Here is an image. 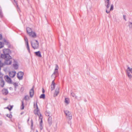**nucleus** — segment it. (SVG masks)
Instances as JSON below:
<instances>
[{
  "label": "nucleus",
  "mask_w": 132,
  "mask_h": 132,
  "mask_svg": "<svg viewBox=\"0 0 132 132\" xmlns=\"http://www.w3.org/2000/svg\"><path fill=\"white\" fill-rule=\"evenodd\" d=\"M34 108H36V109H35L34 111V113L36 114H37L39 117V121L40 125V129L41 130V114L39 112L37 104H36V105H35V104H34Z\"/></svg>",
  "instance_id": "f257e3e1"
},
{
  "label": "nucleus",
  "mask_w": 132,
  "mask_h": 132,
  "mask_svg": "<svg viewBox=\"0 0 132 132\" xmlns=\"http://www.w3.org/2000/svg\"><path fill=\"white\" fill-rule=\"evenodd\" d=\"M4 54H2L1 55V57H6L9 56L11 58L10 54L11 53V51L9 49H5L3 50Z\"/></svg>",
  "instance_id": "f03ea898"
},
{
  "label": "nucleus",
  "mask_w": 132,
  "mask_h": 132,
  "mask_svg": "<svg viewBox=\"0 0 132 132\" xmlns=\"http://www.w3.org/2000/svg\"><path fill=\"white\" fill-rule=\"evenodd\" d=\"M31 45L34 49H37L38 48V43L37 40H33L31 41Z\"/></svg>",
  "instance_id": "7ed1b4c3"
},
{
  "label": "nucleus",
  "mask_w": 132,
  "mask_h": 132,
  "mask_svg": "<svg viewBox=\"0 0 132 132\" xmlns=\"http://www.w3.org/2000/svg\"><path fill=\"white\" fill-rule=\"evenodd\" d=\"M126 72L128 77L130 79H131L132 77V68H131L128 66Z\"/></svg>",
  "instance_id": "20e7f679"
},
{
  "label": "nucleus",
  "mask_w": 132,
  "mask_h": 132,
  "mask_svg": "<svg viewBox=\"0 0 132 132\" xmlns=\"http://www.w3.org/2000/svg\"><path fill=\"white\" fill-rule=\"evenodd\" d=\"M2 58L4 59L5 61H4V63L5 64L9 65L11 64L12 63V57L11 56V58H10L9 56L6 57H2Z\"/></svg>",
  "instance_id": "39448f33"
},
{
  "label": "nucleus",
  "mask_w": 132,
  "mask_h": 132,
  "mask_svg": "<svg viewBox=\"0 0 132 132\" xmlns=\"http://www.w3.org/2000/svg\"><path fill=\"white\" fill-rule=\"evenodd\" d=\"M59 67L58 65L57 64L56 65L55 68V69L52 75V77H53L55 78L56 77H57L59 75V72L58 71Z\"/></svg>",
  "instance_id": "423d86ee"
},
{
  "label": "nucleus",
  "mask_w": 132,
  "mask_h": 132,
  "mask_svg": "<svg viewBox=\"0 0 132 132\" xmlns=\"http://www.w3.org/2000/svg\"><path fill=\"white\" fill-rule=\"evenodd\" d=\"M64 112L67 116V118L69 120H71L72 119V115L71 113L68 110H64Z\"/></svg>",
  "instance_id": "0eeeda50"
},
{
  "label": "nucleus",
  "mask_w": 132,
  "mask_h": 132,
  "mask_svg": "<svg viewBox=\"0 0 132 132\" xmlns=\"http://www.w3.org/2000/svg\"><path fill=\"white\" fill-rule=\"evenodd\" d=\"M5 79L6 81L10 84L12 83L11 79L7 75L5 76Z\"/></svg>",
  "instance_id": "6e6552de"
},
{
  "label": "nucleus",
  "mask_w": 132,
  "mask_h": 132,
  "mask_svg": "<svg viewBox=\"0 0 132 132\" xmlns=\"http://www.w3.org/2000/svg\"><path fill=\"white\" fill-rule=\"evenodd\" d=\"M23 75V73L22 72H20L17 73V78L19 80H21L22 79Z\"/></svg>",
  "instance_id": "1a4fd4ad"
},
{
  "label": "nucleus",
  "mask_w": 132,
  "mask_h": 132,
  "mask_svg": "<svg viewBox=\"0 0 132 132\" xmlns=\"http://www.w3.org/2000/svg\"><path fill=\"white\" fill-rule=\"evenodd\" d=\"M16 72L15 71H11L9 72V76L13 78L15 76Z\"/></svg>",
  "instance_id": "9d476101"
},
{
  "label": "nucleus",
  "mask_w": 132,
  "mask_h": 132,
  "mask_svg": "<svg viewBox=\"0 0 132 132\" xmlns=\"http://www.w3.org/2000/svg\"><path fill=\"white\" fill-rule=\"evenodd\" d=\"M0 78L2 79L0 80V86L1 87H3L5 84V82L3 79L2 77H0Z\"/></svg>",
  "instance_id": "9b49d317"
},
{
  "label": "nucleus",
  "mask_w": 132,
  "mask_h": 132,
  "mask_svg": "<svg viewBox=\"0 0 132 132\" xmlns=\"http://www.w3.org/2000/svg\"><path fill=\"white\" fill-rule=\"evenodd\" d=\"M14 62L15 63L13 64V67L14 68V69L15 70H17L18 69V65L17 64V62L15 60H14Z\"/></svg>",
  "instance_id": "f8f14e48"
},
{
  "label": "nucleus",
  "mask_w": 132,
  "mask_h": 132,
  "mask_svg": "<svg viewBox=\"0 0 132 132\" xmlns=\"http://www.w3.org/2000/svg\"><path fill=\"white\" fill-rule=\"evenodd\" d=\"M2 93L4 95H6L8 94V91L7 89L4 88L2 90Z\"/></svg>",
  "instance_id": "ddd939ff"
},
{
  "label": "nucleus",
  "mask_w": 132,
  "mask_h": 132,
  "mask_svg": "<svg viewBox=\"0 0 132 132\" xmlns=\"http://www.w3.org/2000/svg\"><path fill=\"white\" fill-rule=\"evenodd\" d=\"M59 88H57L55 90V92L54 93V97L57 96L59 93Z\"/></svg>",
  "instance_id": "4468645a"
},
{
  "label": "nucleus",
  "mask_w": 132,
  "mask_h": 132,
  "mask_svg": "<svg viewBox=\"0 0 132 132\" xmlns=\"http://www.w3.org/2000/svg\"><path fill=\"white\" fill-rule=\"evenodd\" d=\"M29 94L30 97H32L34 94V90L33 87L32 88H31L29 92Z\"/></svg>",
  "instance_id": "2eb2a0df"
},
{
  "label": "nucleus",
  "mask_w": 132,
  "mask_h": 132,
  "mask_svg": "<svg viewBox=\"0 0 132 132\" xmlns=\"http://www.w3.org/2000/svg\"><path fill=\"white\" fill-rule=\"evenodd\" d=\"M26 30L28 34L29 35H30L31 34V32H32L31 29L29 27L27 28L26 29Z\"/></svg>",
  "instance_id": "dca6fc26"
},
{
  "label": "nucleus",
  "mask_w": 132,
  "mask_h": 132,
  "mask_svg": "<svg viewBox=\"0 0 132 132\" xmlns=\"http://www.w3.org/2000/svg\"><path fill=\"white\" fill-rule=\"evenodd\" d=\"M54 80H53L52 82V84L51 85V90H54L55 88V83L54 82Z\"/></svg>",
  "instance_id": "f3484780"
},
{
  "label": "nucleus",
  "mask_w": 132,
  "mask_h": 132,
  "mask_svg": "<svg viewBox=\"0 0 132 132\" xmlns=\"http://www.w3.org/2000/svg\"><path fill=\"white\" fill-rule=\"evenodd\" d=\"M36 55L38 57H41V55L39 51L35 52H34Z\"/></svg>",
  "instance_id": "a211bd4d"
},
{
  "label": "nucleus",
  "mask_w": 132,
  "mask_h": 132,
  "mask_svg": "<svg viewBox=\"0 0 132 132\" xmlns=\"http://www.w3.org/2000/svg\"><path fill=\"white\" fill-rule=\"evenodd\" d=\"M31 34L30 35H29L31 37L33 38H35L36 37V35L35 32H31Z\"/></svg>",
  "instance_id": "6ab92c4d"
},
{
  "label": "nucleus",
  "mask_w": 132,
  "mask_h": 132,
  "mask_svg": "<svg viewBox=\"0 0 132 132\" xmlns=\"http://www.w3.org/2000/svg\"><path fill=\"white\" fill-rule=\"evenodd\" d=\"M45 114L46 116H49V117H51L52 115V114L49 111H46L45 112Z\"/></svg>",
  "instance_id": "aec40b11"
},
{
  "label": "nucleus",
  "mask_w": 132,
  "mask_h": 132,
  "mask_svg": "<svg viewBox=\"0 0 132 132\" xmlns=\"http://www.w3.org/2000/svg\"><path fill=\"white\" fill-rule=\"evenodd\" d=\"M48 122L49 125H51L52 123V119L51 117H49L48 118Z\"/></svg>",
  "instance_id": "412c9836"
},
{
  "label": "nucleus",
  "mask_w": 132,
  "mask_h": 132,
  "mask_svg": "<svg viewBox=\"0 0 132 132\" xmlns=\"http://www.w3.org/2000/svg\"><path fill=\"white\" fill-rule=\"evenodd\" d=\"M65 103L66 104H68L70 102L69 99L68 98H65Z\"/></svg>",
  "instance_id": "4be33fe9"
},
{
  "label": "nucleus",
  "mask_w": 132,
  "mask_h": 132,
  "mask_svg": "<svg viewBox=\"0 0 132 132\" xmlns=\"http://www.w3.org/2000/svg\"><path fill=\"white\" fill-rule=\"evenodd\" d=\"M12 84L15 87L14 90H16L17 87L18 86V83L16 82H14Z\"/></svg>",
  "instance_id": "5701e85b"
},
{
  "label": "nucleus",
  "mask_w": 132,
  "mask_h": 132,
  "mask_svg": "<svg viewBox=\"0 0 132 132\" xmlns=\"http://www.w3.org/2000/svg\"><path fill=\"white\" fill-rule=\"evenodd\" d=\"M26 44V45L27 48V49L28 50L29 53H30V49L29 47V43H27V44Z\"/></svg>",
  "instance_id": "b1692460"
},
{
  "label": "nucleus",
  "mask_w": 132,
  "mask_h": 132,
  "mask_svg": "<svg viewBox=\"0 0 132 132\" xmlns=\"http://www.w3.org/2000/svg\"><path fill=\"white\" fill-rule=\"evenodd\" d=\"M24 103L23 101H22V105H21V110H23L24 109Z\"/></svg>",
  "instance_id": "393cba45"
},
{
  "label": "nucleus",
  "mask_w": 132,
  "mask_h": 132,
  "mask_svg": "<svg viewBox=\"0 0 132 132\" xmlns=\"http://www.w3.org/2000/svg\"><path fill=\"white\" fill-rule=\"evenodd\" d=\"M6 116L10 118H11L12 117V114H7L6 115Z\"/></svg>",
  "instance_id": "a878e982"
},
{
  "label": "nucleus",
  "mask_w": 132,
  "mask_h": 132,
  "mask_svg": "<svg viewBox=\"0 0 132 132\" xmlns=\"http://www.w3.org/2000/svg\"><path fill=\"white\" fill-rule=\"evenodd\" d=\"M3 41L5 43V44L7 45H9V42L8 41H7L6 40H5V39H3Z\"/></svg>",
  "instance_id": "bb28decb"
},
{
  "label": "nucleus",
  "mask_w": 132,
  "mask_h": 132,
  "mask_svg": "<svg viewBox=\"0 0 132 132\" xmlns=\"http://www.w3.org/2000/svg\"><path fill=\"white\" fill-rule=\"evenodd\" d=\"M71 95L73 97H75L76 98L77 97V96H76L75 94L72 91L71 92Z\"/></svg>",
  "instance_id": "cd10ccee"
},
{
  "label": "nucleus",
  "mask_w": 132,
  "mask_h": 132,
  "mask_svg": "<svg viewBox=\"0 0 132 132\" xmlns=\"http://www.w3.org/2000/svg\"><path fill=\"white\" fill-rule=\"evenodd\" d=\"M24 40L26 44H27V43H28V39L26 37H24Z\"/></svg>",
  "instance_id": "c85d7f7f"
},
{
  "label": "nucleus",
  "mask_w": 132,
  "mask_h": 132,
  "mask_svg": "<svg viewBox=\"0 0 132 132\" xmlns=\"http://www.w3.org/2000/svg\"><path fill=\"white\" fill-rule=\"evenodd\" d=\"M128 26L129 28H132V22H129L128 24Z\"/></svg>",
  "instance_id": "c756f323"
},
{
  "label": "nucleus",
  "mask_w": 132,
  "mask_h": 132,
  "mask_svg": "<svg viewBox=\"0 0 132 132\" xmlns=\"http://www.w3.org/2000/svg\"><path fill=\"white\" fill-rule=\"evenodd\" d=\"M29 96L28 95H26L24 97V99L26 100H29Z\"/></svg>",
  "instance_id": "7c9ffc66"
},
{
  "label": "nucleus",
  "mask_w": 132,
  "mask_h": 132,
  "mask_svg": "<svg viewBox=\"0 0 132 132\" xmlns=\"http://www.w3.org/2000/svg\"><path fill=\"white\" fill-rule=\"evenodd\" d=\"M14 0V3H15V4H16V6L17 7V8L19 9L18 6V3H17V1H15V0Z\"/></svg>",
  "instance_id": "2f4dec72"
},
{
  "label": "nucleus",
  "mask_w": 132,
  "mask_h": 132,
  "mask_svg": "<svg viewBox=\"0 0 132 132\" xmlns=\"http://www.w3.org/2000/svg\"><path fill=\"white\" fill-rule=\"evenodd\" d=\"M113 4L111 5L110 11H111L113 10Z\"/></svg>",
  "instance_id": "473e14b6"
},
{
  "label": "nucleus",
  "mask_w": 132,
  "mask_h": 132,
  "mask_svg": "<svg viewBox=\"0 0 132 132\" xmlns=\"http://www.w3.org/2000/svg\"><path fill=\"white\" fill-rule=\"evenodd\" d=\"M3 64L1 62V61L0 59V67H2L3 66Z\"/></svg>",
  "instance_id": "72a5a7b5"
},
{
  "label": "nucleus",
  "mask_w": 132,
  "mask_h": 132,
  "mask_svg": "<svg viewBox=\"0 0 132 132\" xmlns=\"http://www.w3.org/2000/svg\"><path fill=\"white\" fill-rule=\"evenodd\" d=\"M3 47V44L1 42H0V48H2Z\"/></svg>",
  "instance_id": "f704fd0d"
},
{
  "label": "nucleus",
  "mask_w": 132,
  "mask_h": 132,
  "mask_svg": "<svg viewBox=\"0 0 132 132\" xmlns=\"http://www.w3.org/2000/svg\"><path fill=\"white\" fill-rule=\"evenodd\" d=\"M11 107L10 108H9V107H7V108L10 111L12 109L13 106H11Z\"/></svg>",
  "instance_id": "c9c22d12"
},
{
  "label": "nucleus",
  "mask_w": 132,
  "mask_h": 132,
  "mask_svg": "<svg viewBox=\"0 0 132 132\" xmlns=\"http://www.w3.org/2000/svg\"><path fill=\"white\" fill-rule=\"evenodd\" d=\"M45 97V94H42V98L44 99Z\"/></svg>",
  "instance_id": "e433bc0d"
},
{
  "label": "nucleus",
  "mask_w": 132,
  "mask_h": 132,
  "mask_svg": "<svg viewBox=\"0 0 132 132\" xmlns=\"http://www.w3.org/2000/svg\"><path fill=\"white\" fill-rule=\"evenodd\" d=\"M107 5H106V7L107 9H108L110 7V3H107Z\"/></svg>",
  "instance_id": "4c0bfd02"
},
{
  "label": "nucleus",
  "mask_w": 132,
  "mask_h": 132,
  "mask_svg": "<svg viewBox=\"0 0 132 132\" xmlns=\"http://www.w3.org/2000/svg\"><path fill=\"white\" fill-rule=\"evenodd\" d=\"M24 87H22L20 89L21 91L22 92H23L24 90Z\"/></svg>",
  "instance_id": "58836bf2"
},
{
  "label": "nucleus",
  "mask_w": 132,
  "mask_h": 132,
  "mask_svg": "<svg viewBox=\"0 0 132 132\" xmlns=\"http://www.w3.org/2000/svg\"><path fill=\"white\" fill-rule=\"evenodd\" d=\"M123 18L126 21V16L125 15H123Z\"/></svg>",
  "instance_id": "ea45409f"
},
{
  "label": "nucleus",
  "mask_w": 132,
  "mask_h": 132,
  "mask_svg": "<svg viewBox=\"0 0 132 132\" xmlns=\"http://www.w3.org/2000/svg\"><path fill=\"white\" fill-rule=\"evenodd\" d=\"M2 35L0 34V40L2 39Z\"/></svg>",
  "instance_id": "a19ab883"
},
{
  "label": "nucleus",
  "mask_w": 132,
  "mask_h": 132,
  "mask_svg": "<svg viewBox=\"0 0 132 132\" xmlns=\"http://www.w3.org/2000/svg\"><path fill=\"white\" fill-rule=\"evenodd\" d=\"M42 92L43 93H44L45 92V90L43 88H42Z\"/></svg>",
  "instance_id": "79ce46f5"
},
{
  "label": "nucleus",
  "mask_w": 132,
  "mask_h": 132,
  "mask_svg": "<svg viewBox=\"0 0 132 132\" xmlns=\"http://www.w3.org/2000/svg\"><path fill=\"white\" fill-rule=\"evenodd\" d=\"M110 0H107L106 1V2L107 3H110L109 2Z\"/></svg>",
  "instance_id": "37998d69"
},
{
  "label": "nucleus",
  "mask_w": 132,
  "mask_h": 132,
  "mask_svg": "<svg viewBox=\"0 0 132 132\" xmlns=\"http://www.w3.org/2000/svg\"><path fill=\"white\" fill-rule=\"evenodd\" d=\"M2 121H0V125H1L2 124Z\"/></svg>",
  "instance_id": "c03bdc74"
},
{
  "label": "nucleus",
  "mask_w": 132,
  "mask_h": 132,
  "mask_svg": "<svg viewBox=\"0 0 132 132\" xmlns=\"http://www.w3.org/2000/svg\"><path fill=\"white\" fill-rule=\"evenodd\" d=\"M106 12L107 13H109L110 12V11H108L106 10Z\"/></svg>",
  "instance_id": "a18cd8bd"
},
{
  "label": "nucleus",
  "mask_w": 132,
  "mask_h": 132,
  "mask_svg": "<svg viewBox=\"0 0 132 132\" xmlns=\"http://www.w3.org/2000/svg\"><path fill=\"white\" fill-rule=\"evenodd\" d=\"M39 97L40 98H41V95L39 96Z\"/></svg>",
  "instance_id": "49530a36"
},
{
  "label": "nucleus",
  "mask_w": 132,
  "mask_h": 132,
  "mask_svg": "<svg viewBox=\"0 0 132 132\" xmlns=\"http://www.w3.org/2000/svg\"><path fill=\"white\" fill-rule=\"evenodd\" d=\"M36 132H38V131H37V130H36Z\"/></svg>",
  "instance_id": "de8ad7c7"
},
{
  "label": "nucleus",
  "mask_w": 132,
  "mask_h": 132,
  "mask_svg": "<svg viewBox=\"0 0 132 132\" xmlns=\"http://www.w3.org/2000/svg\"><path fill=\"white\" fill-rule=\"evenodd\" d=\"M32 124H31V125L32 126Z\"/></svg>",
  "instance_id": "09e8293b"
},
{
  "label": "nucleus",
  "mask_w": 132,
  "mask_h": 132,
  "mask_svg": "<svg viewBox=\"0 0 132 132\" xmlns=\"http://www.w3.org/2000/svg\"><path fill=\"white\" fill-rule=\"evenodd\" d=\"M29 121V119L28 120V121Z\"/></svg>",
  "instance_id": "8fccbe9b"
}]
</instances>
